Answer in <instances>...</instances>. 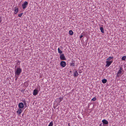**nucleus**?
Here are the masks:
<instances>
[{
  "label": "nucleus",
  "mask_w": 126,
  "mask_h": 126,
  "mask_svg": "<svg viewBox=\"0 0 126 126\" xmlns=\"http://www.w3.org/2000/svg\"><path fill=\"white\" fill-rule=\"evenodd\" d=\"M22 71V69L19 67L17 68L16 69H15V73L16 77V75H17L18 76L17 77H18L19 76L20 74L21 73V72Z\"/></svg>",
  "instance_id": "obj_1"
},
{
  "label": "nucleus",
  "mask_w": 126,
  "mask_h": 126,
  "mask_svg": "<svg viewBox=\"0 0 126 126\" xmlns=\"http://www.w3.org/2000/svg\"><path fill=\"white\" fill-rule=\"evenodd\" d=\"M28 3L27 1H25L22 4V8L23 9L26 8L27 6Z\"/></svg>",
  "instance_id": "obj_2"
},
{
  "label": "nucleus",
  "mask_w": 126,
  "mask_h": 126,
  "mask_svg": "<svg viewBox=\"0 0 126 126\" xmlns=\"http://www.w3.org/2000/svg\"><path fill=\"white\" fill-rule=\"evenodd\" d=\"M123 71V70L122 69V68L121 67H120V68L119 70L117 73V77H118L121 76V75H120V74L122 73Z\"/></svg>",
  "instance_id": "obj_3"
},
{
  "label": "nucleus",
  "mask_w": 126,
  "mask_h": 126,
  "mask_svg": "<svg viewBox=\"0 0 126 126\" xmlns=\"http://www.w3.org/2000/svg\"><path fill=\"white\" fill-rule=\"evenodd\" d=\"M112 62L113 61H106V66L108 67H109L111 64V63H112Z\"/></svg>",
  "instance_id": "obj_4"
},
{
  "label": "nucleus",
  "mask_w": 126,
  "mask_h": 126,
  "mask_svg": "<svg viewBox=\"0 0 126 126\" xmlns=\"http://www.w3.org/2000/svg\"><path fill=\"white\" fill-rule=\"evenodd\" d=\"M18 107L20 109H22L24 107V104L22 102L19 103L18 105Z\"/></svg>",
  "instance_id": "obj_5"
},
{
  "label": "nucleus",
  "mask_w": 126,
  "mask_h": 126,
  "mask_svg": "<svg viewBox=\"0 0 126 126\" xmlns=\"http://www.w3.org/2000/svg\"><path fill=\"white\" fill-rule=\"evenodd\" d=\"M60 58L62 60H66V58L63 54H60Z\"/></svg>",
  "instance_id": "obj_6"
},
{
  "label": "nucleus",
  "mask_w": 126,
  "mask_h": 126,
  "mask_svg": "<svg viewBox=\"0 0 126 126\" xmlns=\"http://www.w3.org/2000/svg\"><path fill=\"white\" fill-rule=\"evenodd\" d=\"M60 64L62 67H64L66 66V63L64 61H62L60 63Z\"/></svg>",
  "instance_id": "obj_7"
},
{
  "label": "nucleus",
  "mask_w": 126,
  "mask_h": 126,
  "mask_svg": "<svg viewBox=\"0 0 126 126\" xmlns=\"http://www.w3.org/2000/svg\"><path fill=\"white\" fill-rule=\"evenodd\" d=\"M39 91L37 89H34L33 92V95L34 96H35L38 93Z\"/></svg>",
  "instance_id": "obj_8"
},
{
  "label": "nucleus",
  "mask_w": 126,
  "mask_h": 126,
  "mask_svg": "<svg viewBox=\"0 0 126 126\" xmlns=\"http://www.w3.org/2000/svg\"><path fill=\"white\" fill-rule=\"evenodd\" d=\"M102 122L103 124H107L108 123V122L105 119L102 120Z\"/></svg>",
  "instance_id": "obj_9"
},
{
  "label": "nucleus",
  "mask_w": 126,
  "mask_h": 126,
  "mask_svg": "<svg viewBox=\"0 0 126 126\" xmlns=\"http://www.w3.org/2000/svg\"><path fill=\"white\" fill-rule=\"evenodd\" d=\"M22 110L21 109H19L17 111V113H18V115H19L21 113V112Z\"/></svg>",
  "instance_id": "obj_10"
},
{
  "label": "nucleus",
  "mask_w": 126,
  "mask_h": 126,
  "mask_svg": "<svg viewBox=\"0 0 126 126\" xmlns=\"http://www.w3.org/2000/svg\"><path fill=\"white\" fill-rule=\"evenodd\" d=\"M78 74L77 71H75L74 73V76L77 77L78 76Z\"/></svg>",
  "instance_id": "obj_11"
},
{
  "label": "nucleus",
  "mask_w": 126,
  "mask_h": 126,
  "mask_svg": "<svg viewBox=\"0 0 126 126\" xmlns=\"http://www.w3.org/2000/svg\"><path fill=\"white\" fill-rule=\"evenodd\" d=\"M15 9L14 10L15 12L14 13L15 14H16L18 12V9L17 7H15Z\"/></svg>",
  "instance_id": "obj_12"
},
{
  "label": "nucleus",
  "mask_w": 126,
  "mask_h": 126,
  "mask_svg": "<svg viewBox=\"0 0 126 126\" xmlns=\"http://www.w3.org/2000/svg\"><path fill=\"white\" fill-rule=\"evenodd\" d=\"M113 58V57L112 56L110 57H109L108 58H107V61H109L111 59H112Z\"/></svg>",
  "instance_id": "obj_13"
},
{
  "label": "nucleus",
  "mask_w": 126,
  "mask_h": 126,
  "mask_svg": "<svg viewBox=\"0 0 126 126\" xmlns=\"http://www.w3.org/2000/svg\"><path fill=\"white\" fill-rule=\"evenodd\" d=\"M101 32L103 33L104 32V30L103 28L102 27H100V28Z\"/></svg>",
  "instance_id": "obj_14"
},
{
  "label": "nucleus",
  "mask_w": 126,
  "mask_h": 126,
  "mask_svg": "<svg viewBox=\"0 0 126 126\" xmlns=\"http://www.w3.org/2000/svg\"><path fill=\"white\" fill-rule=\"evenodd\" d=\"M107 81V80L106 79H103L102 80V82L103 83H106Z\"/></svg>",
  "instance_id": "obj_15"
},
{
  "label": "nucleus",
  "mask_w": 126,
  "mask_h": 126,
  "mask_svg": "<svg viewBox=\"0 0 126 126\" xmlns=\"http://www.w3.org/2000/svg\"><path fill=\"white\" fill-rule=\"evenodd\" d=\"M69 34L71 35H73V32L71 30H70L69 31Z\"/></svg>",
  "instance_id": "obj_16"
},
{
  "label": "nucleus",
  "mask_w": 126,
  "mask_h": 126,
  "mask_svg": "<svg viewBox=\"0 0 126 126\" xmlns=\"http://www.w3.org/2000/svg\"><path fill=\"white\" fill-rule=\"evenodd\" d=\"M126 58V56H124L122 57L121 59L122 60L125 61Z\"/></svg>",
  "instance_id": "obj_17"
},
{
  "label": "nucleus",
  "mask_w": 126,
  "mask_h": 126,
  "mask_svg": "<svg viewBox=\"0 0 126 126\" xmlns=\"http://www.w3.org/2000/svg\"><path fill=\"white\" fill-rule=\"evenodd\" d=\"M58 52L60 54L62 53V51L60 50L59 48H58Z\"/></svg>",
  "instance_id": "obj_18"
},
{
  "label": "nucleus",
  "mask_w": 126,
  "mask_h": 126,
  "mask_svg": "<svg viewBox=\"0 0 126 126\" xmlns=\"http://www.w3.org/2000/svg\"><path fill=\"white\" fill-rule=\"evenodd\" d=\"M21 62L20 61H19L18 60L17 61V62L16 63V65H19L20 64V63Z\"/></svg>",
  "instance_id": "obj_19"
},
{
  "label": "nucleus",
  "mask_w": 126,
  "mask_h": 126,
  "mask_svg": "<svg viewBox=\"0 0 126 126\" xmlns=\"http://www.w3.org/2000/svg\"><path fill=\"white\" fill-rule=\"evenodd\" d=\"M53 122H50V123L48 125V126H52L53 125Z\"/></svg>",
  "instance_id": "obj_20"
},
{
  "label": "nucleus",
  "mask_w": 126,
  "mask_h": 126,
  "mask_svg": "<svg viewBox=\"0 0 126 126\" xmlns=\"http://www.w3.org/2000/svg\"><path fill=\"white\" fill-rule=\"evenodd\" d=\"M22 102H23L25 106L26 105V100H25L22 101Z\"/></svg>",
  "instance_id": "obj_21"
},
{
  "label": "nucleus",
  "mask_w": 126,
  "mask_h": 126,
  "mask_svg": "<svg viewBox=\"0 0 126 126\" xmlns=\"http://www.w3.org/2000/svg\"><path fill=\"white\" fill-rule=\"evenodd\" d=\"M75 64L74 63H70V65L72 66H75Z\"/></svg>",
  "instance_id": "obj_22"
},
{
  "label": "nucleus",
  "mask_w": 126,
  "mask_h": 126,
  "mask_svg": "<svg viewBox=\"0 0 126 126\" xmlns=\"http://www.w3.org/2000/svg\"><path fill=\"white\" fill-rule=\"evenodd\" d=\"M96 100V98L95 97H94L91 99V100L93 101H95Z\"/></svg>",
  "instance_id": "obj_23"
},
{
  "label": "nucleus",
  "mask_w": 126,
  "mask_h": 126,
  "mask_svg": "<svg viewBox=\"0 0 126 126\" xmlns=\"http://www.w3.org/2000/svg\"><path fill=\"white\" fill-rule=\"evenodd\" d=\"M23 13H20V14H19L18 15V16L19 17H21L22 16V15H23Z\"/></svg>",
  "instance_id": "obj_24"
},
{
  "label": "nucleus",
  "mask_w": 126,
  "mask_h": 126,
  "mask_svg": "<svg viewBox=\"0 0 126 126\" xmlns=\"http://www.w3.org/2000/svg\"><path fill=\"white\" fill-rule=\"evenodd\" d=\"M83 36V35H81L80 37V38H82V37Z\"/></svg>",
  "instance_id": "obj_25"
},
{
  "label": "nucleus",
  "mask_w": 126,
  "mask_h": 126,
  "mask_svg": "<svg viewBox=\"0 0 126 126\" xmlns=\"http://www.w3.org/2000/svg\"><path fill=\"white\" fill-rule=\"evenodd\" d=\"M54 106V109H55V107L54 106Z\"/></svg>",
  "instance_id": "obj_26"
},
{
  "label": "nucleus",
  "mask_w": 126,
  "mask_h": 126,
  "mask_svg": "<svg viewBox=\"0 0 126 126\" xmlns=\"http://www.w3.org/2000/svg\"><path fill=\"white\" fill-rule=\"evenodd\" d=\"M15 68H16V66H15Z\"/></svg>",
  "instance_id": "obj_27"
},
{
  "label": "nucleus",
  "mask_w": 126,
  "mask_h": 126,
  "mask_svg": "<svg viewBox=\"0 0 126 126\" xmlns=\"http://www.w3.org/2000/svg\"><path fill=\"white\" fill-rule=\"evenodd\" d=\"M23 115H24V114H22V116H23Z\"/></svg>",
  "instance_id": "obj_28"
},
{
  "label": "nucleus",
  "mask_w": 126,
  "mask_h": 126,
  "mask_svg": "<svg viewBox=\"0 0 126 126\" xmlns=\"http://www.w3.org/2000/svg\"><path fill=\"white\" fill-rule=\"evenodd\" d=\"M79 72V73H80V72Z\"/></svg>",
  "instance_id": "obj_29"
},
{
  "label": "nucleus",
  "mask_w": 126,
  "mask_h": 126,
  "mask_svg": "<svg viewBox=\"0 0 126 126\" xmlns=\"http://www.w3.org/2000/svg\"><path fill=\"white\" fill-rule=\"evenodd\" d=\"M79 72V73H80V72Z\"/></svg>",
  "instance_id": "obj_30"
}]
</instances>
